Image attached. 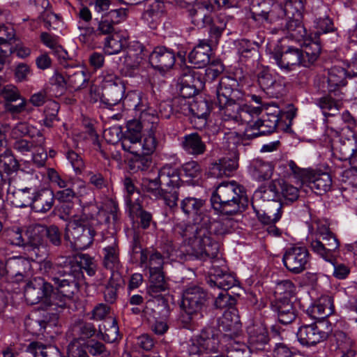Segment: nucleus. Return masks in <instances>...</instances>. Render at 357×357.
<instances>
[{
	"mask_svg": "<svg viewBox=\"0 0 357 357\" xmlns=\"http://www.w3.org/2000/svg\"><path fill=\"white\" fill-rule=\"evenodd\" d=\"M123 104L135 112V119L127 122L126 132L142 138V131L156 130L158 114L150 105L146 96L137 91H129L123 98Z\"/></svg>",
	"mask_w": 357,
	"mask_h": 357,
	"instance_id": "obj_1",
	"label": "nucleus"
},
{
	"mask_svg": "<svg viewBox=\"0 0 357 357\" xmlns=\"http://www.w3.org/2000/svg\"><path fill=\"white\" fill-rule=\"evenodd\" d=\"M278 169L284 177L293 176L301 184H307L317 195H322L331 188V176L320 169L312 167L301 168L292 160L281 162Z\"/></svg>",
	"mask_w": 357,
	"mask_h": 357,
	"instance_id": "obj_2",
	"label": "nucleus"
},
{
	"mask_svg": "<svg viewBox=\"0 0 357 357\" xmlns=\"http://www.w3.org/2000/svg\"><path fill=\"white\" fill-rule=\"evenodd\" d=\"M55 266H59L57 260L55 263L50 261H45L43 263L45 271L56 285V291L52 289V293L54 305L53 310L59 312L69 304L74 294L78 291V280L80 278L74 277L70 273H54L52 268H55Z\"/></svg>",
	"mask_w": 357,
	"mask_h": 357,
	"instance_id": "obj_3",
	"label": "nucleus"
},
{
	"mask_svg": "<svg viewBox=\"0 0 357 357\" xmlns=\"http://www.w3.org/2000/svg\"><path fill=\"white\" fill-rule=\"evenodd\" d=\"M245 192L236 181L223 182L213 193L211 202L214 210L225 215H234L241 211Z\"/></svg>",
	"mask_w": 357,
	"mask_h": 357,
	"instance_id": "obj_4",
	"label": "nucleus"
},
{
	"mask_svg": "<svg viewBox=\"0 0 357 357\" xmlns=\"http://www.w3.org/2000/svg\"><path fill=\"white\" fill-rule=\"evenodd\" d=\"M213 10V5L208 1H204L197 5V7L189 10L192 23L197 27L210 26L209 40L212 44H218L227 24L231 21V17L220 13L212 17L209 13Z\"/></svg>",
	"mask_w": 357,
	"mask_h": 357,
	"instance_id": "obj_5",
	"label": "nucleus"
},
{
	"mask_svg": "<svg viewBox=\"0 0 357 357\" xmlns=\"http://www.w3.org/2000/svg\"><path fill=\"white\" fill-rule=\"evenodd\" d=\"M320 51L321 48L317 43L310 42L305 45L303 50L289 47L282 52H275L273 59L282 70L290 72L301 65L306 66L304 54L308 57L309 62H313L319 56Z\"/></svg>",
	"mask_w": 357,
	"mask_h": 357,
	"instance_id": "obj_6",
	"label": "nucleus"
},
{
	"mask_svg": "<svg viewBox=\"0 0 357 357\" xmlns=\"http://www.w3.org/2000/svg\"><path fill=\"white\" fill-rule=\"evenodd\" d=\"M340 245L336 235L324 225L318 226L315 238L310 242V249L315 255L333 264L339 254Z\"/></svg>",
	"mask_w": 357,
	"mask_h": 357,
	"instance_id": "obj_7",
	"label": "nucleus"
},
{
	"mask_svg": "<svg viewBox=\"0 0 357 357\" xmlns=\"http://www.w3.org/2000/svg\"><path fill=\"white\" fill-rule=\"evenodd\" d=\"M192 254L203 260L218 258L220 244L214 240L207 226L197 228L195 234L188 241Z\"/></svg>",
	"mask_w": 357,
	"mask_h": 357,
	"instance_id": "obj_8",
	"label": "nucleus"
},
{
	"mask_svg": "<svg viewBox=\"0 0 357 357\" xmlns=\"http://www.w3.org/2000/svg\"><path fill=\"white\" fill-rule=\"evenodd\" d=\"M52 285L43 278L37 277L31 280L24 288V296L29 305L40 303L46 308L53 310Z\"/></svg>",
	"mask_w": 357,
	"mask_h": 357,
	"instance_id": "obj_9",
	"label": "nucleus"
},
{
	"mask_svg": "<svg viewBox=\"0 0 357 357\" xmlns=\"http://www.w3.org/2000/svg\"><path fill=\"white\" fill-rule=\"evenodd\" d=\"M56 260L59 266L52 268L53 272L70 273L74 277L79 278L82 277V269L90 276L96 273V265L93 258L86 254H80L74 257L61 256Z\"/></svg>",
	"mask_w": 357,
	"mask_h": 357,
	"instance_id": "obj_10",
	"label": "nucleus"
},
{
	"mask_svg": "<svg viewBox=\"0 0 357 357\" xmlns=\"http://www.w3.org/2000/svg\"><path fill=\"white\" fill-rule=\"evenodd\" d=\"M236 100L229 101L222 107H218L220 115L224 121H234L247 126L261 113V108L248 105H239Z\"/></svg>",
	"mask_w": 357,
	"mask_h": 357,
	"instance_id": "obj_11",
	"label": "nucleus"
},
{
	"mask_svg": "<svg viewBox=\"0 0 357 357\" xmlns=\"http://www.w3.org/2000/svg\"><path fill=\"white\" fill-rule=\"evenodd\" d=\"M95 234V228L75 220L68 223L64 238L75 249L85 250L93 243Z\"/></svg>",
	"mask_w": 357,
	"mask_h": 357,
	"instance_id": "obj_12",
	"label": "nucleus"
},
{
	"mask_svg": "<svg viewBox=\"0 0 357 357\" xmlns=\"http://www.w3.org/2000/svg\"><path fill=\"white\" fill-rule=\"evenodd\" d=\"M207 299V294L202 288L195 285L190 286L183 291L181 306L190 319L194 317H202V312L206 307Z\"/></svg>",
	"mask_w": 357,
	"mask_h": 357,
	"instance_id": "obj_13",
	"label": "nucleus"
},
{
	"mask_svg": "<svg viewBox=\"0 0 357 357\" xmlns=\"http://www.w3.org/2000/svg\"><path fill=\"white\" fill-rule=\"evenodd\" d=\"M103 243V266L112 272V276L119 275L123 265L120 261V250L118 240L113 234L107 235L102 238Z\"/></svg>",
	"mask_w": 357,
	"mask_h": 357,
	"instance_id": "obj_14",
	"label": "nucleus"
},
{
	"mask_svg": "<svg viewBox=\"0 0 357 357\" xmlns=\"http://www.w3.org/2000/svg\"><path fill=\"white\" fill-rule=\"evenodd\" d=\"M282 261L289 271L298 274L307 268L310 254L305 247L292 246L285 250Z\"/></svg>",
	"mask_w": 357,
	"mask_h": 357,
	"instance_id": "obj_15",
	"label": "nucleus"
},
{
	"mask_svg": "<svg viewBox=\"0 0 357 357\" xmlns=\"http://www.w3.org/2000/svg\"><path fill=\"white\" fill-rule=\"evenodd\" d=\"M259 220L264 225H268L266 231L273 236H279L280 230L275 226L282 216V204L276 201L270 202L264 206L263 210H257L252 205Z\"/></svg>",
	"mask_w": 357,
	"mask_h": 357,
	"instance_id": "obj_16",
	"label": "nucleus"
},
{
	"mask_svg": "<svg viewBox=\"0 0 357 357\" xmlns=\"http://www.w3.org/2000/svg\"><path fill=\"white\" fill-rule=\"evenodd\" d=\"M296 335L301 344L313 346L326 340L328 331L325 330L323 322L315 321L302 324L298 328Z\"/></svg>",
	"mask_w": 357,
	"mask_h": 357,
	"instance_id": "obj_17",
	"label": "nucleus"
},
{
	"mask_svg": "<svg viewBox=\"0 0 357 357\" xmlns=\"http://www.w3.org/2000/svg\"><path fill=\"white\" fill-rule=\"evenodd\" d=\"M180 205L183 213L192 219L195 224L201 226L211 224L209 216L205 211L204 199L188 197L181 200Z\"/></svg>",
	"mask_w": 357,
	"mask_h": 357,
	"instance_id": "obj_18",
	"label": "nucleus"
},
{
	"mask_svg": "<svg viewBox=\"0 0 357 357\" xmlns=\"http://www.w3.org/2000/svg\"><path fill=\"white\" fill-rule=\"evenodd\" d=\"M241 81V78L238 80L231 76L221 78L215 91V99H214V102L217 107H222L229 101L238 98L236 93H238L237 87L239 86Z\"/></svg>",
	"mask_w": 357,
	"mask_h": 357,
	"instance_id": "obj_19",
	"label": "nucleus"
},
{
	"mask_svg": "<svg viewBox=\"0 0 357 357\" xmlns=\"http://www.w3.org/2000/svg\"><path fill=\"white\" fill-rule=\"evenodd\" d=\"M260 87L271 97L278 98L282 95L285 88L284 77L273 75L268 70L264 69L257 76Z\"/></svg>",
	"mask_w": 357,
	"mask_h": 357,
	"instance_id": "obj_20",
	"label": "nucleus"
},
{
	"mask_svg": "<svg viewBox=\"0 0 357 357\" xmlns=\"http://www.w3.org/2000/svg\"><path fill=\"white\" fill-rule=\"evenodd\" d=\"M149 60L153 68L165 72L174 65L175 54L166 47L158 46L150 54Z\"/></svg>",
	"mask_w": 357,
	"mask_h": 357,
	"instance_id": "obj_21",
	"label": "nucleus"
},
{
	"mask_svg": "<svg viewBox=\"0 0 357 357\" xmlns=\"http://www.w3.org/2000/svg\"><path fill=\"white\" fill-rule=\"evenodd\" d=\"M238 153H229L212 164L209 174L214 178L229 176L238 167Z\"/></svg>",
	"mask_w": 357,
	"mask_h": 357,
	"instance_id": "obj_22",
	"label": "nucleus"
},
{
	"mask_svg": "<svg viewBox=\"0 0 357 357\" xmlns=\"http://www.w3.org/2000/svg\"><path fill=\"white\" fill-rule=\"evenodd\" d=\"M334 311L333 298L331 296L324 295L311 305L306 313L313 319L321 320L333 314Z\"/></svg>",
	"mask_w": 357,
	"mask_h": 357,
	"instance_id": "obj_23",
	"label": "nucleus"
},
{
	"mask_svg": "<svg viewBox=\"0 0 357 357\" xmlns=\"http://www.w3.org/2000/svg\"><path fill=\"white\" fill-rule=\"evenodd\" d=\"M164 260L165 257L157 250L144 249L140 252L139 266L143 269H148L149 274L162 273Z\"/></svg>",
	"mask_w": 357,
	"mask_h": 357,
	"instance_id": "obj_24",
	"label": "nucleus"
},
{
	"mask_svg": "<svg viewBox=\"0 0 357 357\" xmlns=\"http://www.w3.org/2000/svg\"><path fill=\"white\" fill-rule=\"evenodd\" d=\"M248 347L252 351L264 350L268 342V331L259 324H253L248 328Z\"/></svg>",
	"mask_w": 357,
	"mask_h": 357,
	"instance_id": "obj_25",
	"label": "nucleus"
},
{
	"mask_svg": "<svg viewBox=\"0 0 357 357\" xmlns=\"http://www.w3.org/2000/svg\"><path fill=\"white\" fill-rule=\"evenodd\" d=\"M212 44L210 40H200L199 44L190 52L189 61L195 68H202L209 63Z\"/></svg>",
	"mask_w": 357,
	"mask_h": 357,
	"instance_id": "obj_26",
	"label": "nucleus"
},
{
	"mask_svg": "<svg viewBox=\"0 0 357 357\" xmlns=\"http://www.w3.org/2000/svg\"><path fill=\"white\" fill-rule=\"evenodd\" d=\"M102 88L107 89L109 87H114L115 92L114 96L111 99L107 98V100H111L110 105H115L122 98V87L119 86L121 79L115 74L114 71L111 69H105L103 70L98 78Z\"/></svg>",
	"mask_w": 357,
	"mask_h": 357,
	"instance_id": "obj_27",
	"label": "nucleus"
},
{
	"mask_svg": "<svg viewBox=\"0 0 357 357\" xmlns=\"http://www.w3.org/2000/svg\"><path fill=\"white\" fill-rule=\"evenodd\" d=\"M6 273L17 278V280H21L31 273V262L22 257L10 258L6 261Z\"/></svg>",
	"mask_w": 357,
	"mask_h": 357,
	"instance_id": "obj_28",
	"label": "nucleus"
},
{
	"mask_svg": "<svg viewBox=\"0 0 357 357\" xmlns=\"http://www.w3.org/2000/svg\"><path fill=\"white\" fill-rule=\"evenodd\" d=\"M273 165L261 158L253 159L248 167V171L253 179L263 181L271 178L273 172Z\"/></svg>",
	"mask_w": 357,
	"mask_h": 357,
	"instance_id": "obj_29",
	"label": "nucleus"
},
{
	"mask_svg": "<svg viewBox=\"0 0 357 357\" xmlns=\"http://www.w3.org/2000/svg\"><path fill=\"white\" fill-rule=\"evenodd\" d=\"M348 75L346 70L340 66L332 67L328 74L327 83L328 93H333L334 96H337L341 91V88L347 84V76Z\"/></svg>",
	"mask_w": 357,
	"mask_h": 357,
	"instance_id": "obj_30",
	"label": "nucleus"
},
{
	"mask_svg": "<svg viewBox=\"0 0 357 357\" xmlns=\"http://www.w3.org/2000/svg\"><path fill=\"white\" fill-rule=\"evenodd\" d=\"M54 195L52 190L41 189L34 191L31 208L37 213H46L52 207Z\"/></svg>",
	"mask_w": 357,
	"mask_h": 357,
	"instance_id": "obj_31",
	"label": "nucleus"
},
{
	"mask_svg": "<svg viewBox=\"0 0 357 357\" xmlns=\"http://www.w3.org/2000/svg\"><path fill=\"white\" fill-rule=\"evenodd\" d=\"M279 121L280 118L277 114H268L262 120L259 119L258 116L250 123H248V127L250 129L258 130V132L253 134L255 136H258L259 134L271 133L275 131Z\"/></svg>",
	"mask_w": 357,
	"mask_h": 357,
	"instance_id": "obj_32",
	"label": "nucleus"
},
{
	"mask_svg": "<svg viewBox=\"0 0 357 357\" xmlns=\"http://www.w3.org/2000/svg\"><path fill=\"white\" fill-rule=\"evenodd\" d=\"M219 327L225 332H230V335H237L241 329V324L237 310L235 308L229 309L223 313L219 320Z\"/></svg>",
	"mask_w": 357,
	"mask_h": 357,
	"instance_id": "obj_33",
	"label": "nucleus"
},
{
	"mask_svg": "<svg viewBox=\"0 0 357 357\" xmlns=\"http://www.w3.org/2000/svg\"><path fill=\"white\" fill-rule=\"evenodd\" d=\"M279 29L285 31L289 36L296 41L304 40L305 45L306 42L307 31L302 24L301 20H284V22L279 24Z\"/></svg>",
	"mask_w": 357,
	"mask_h": 357,
	"instance_id": "obj_34",
	"label": "nucleus"
},
{
	"mask_svg": "<svg viewBox=\"0 0 357 357\" xmlns=\"http://www.w3.org/2000/svg\"><path fill=\"white\" fill-rule=\"evenodd\" d=\"M342 95V92L337 93V96H334L333 93H329L328 96L317 100V105L322 109L324 116H335V113L340 109L342 105L340 102Z\"/></svg>",
	"mask_w": 357,
	"mask_h": 357,
	"instance_id": "obj_35",
	"label": "nucleus"
},
{
	"mask_svg": "<svg viewBox=\"0 0 357 357\" xmlns=\"http://www.w3.org/2000/svg\"><path fill=\"white\" fill-rule=\"evenodd\" d=\"M102 213L96 204L91 203L82 207V214L76 220L95 228L97 225L102 223Z\"/></svg>",
	"mask_w": 357,
	"mask_h": 357,
	"instance_id": "obj_36",
	"label": "nucleus"
},
{
	"mask_svg": "<svg viewBox=\"0 0 357 357\" xmlns=\"http://www.w3.org/2000/svg\"><path fill=\"white\" fill-rule=\"evenodd\" d=\"M128 36L126 32H115L106 38L104 51L112 55L119 53L128 45Z\"/></svg>",
	"mask_w": 357,
	"mask_h": 357,
	"instance_id": "obj_37",
	"label": "nucleus"
},
{
	"mask_svg": "<svg viewBox=\"0 0 357 357\" xmlns=\"http://www.w3.org/2000/svg\"><path fill=\"white\" fill-rule=\"evenodd\" d=\"M204 354L216 353L220 347V337L212 328H206L202 331L198 336Z\"/></svg>",
	"mask_w": 357,
	"mask_h": 357,
	"instance_id": "obj_38",
	"label": "nucleus"
},
{
	"mask_svg": "<svg viewBox=\"0 0 357 357\" xmlns=\"http://www.w3.org/2000/svg\"><path fill=\"white\" fill-rule=\"evenodd\" d=\"M182 147L188 154L199 155L203 154L206 149L205 143L197 133L185 135L182 141Z\"/></svg>",
	"mask_w": 357,
	"mask_h": 357,
	"instance_id": "obj_39",
	"label": "nucleus"
},
{
	"mask_svg": "<svg viewBox=\"0 0 357 357\" xmlns=\"http://www.w3.org/2000/svg\"><path fill=\"white\" fill-rule=\"evenodd\" d=\"M34 191L35 189L31 188L17 189L13 192L10 191V188H8V195L12 203L17 207H31Z\"/></svg>",
	"mask_w": 357,
	"mask_h": 357,
	"instance_id": "obj_40",
	"label": "nucleus"
},
{
	"mask_svg": "<svg viewBox=\"0 0 357 357\" xmlns=\"http://www.w3.org/2000/svg\"><path fill=\"white\" fill-rule=\"evenodd\" d=\"M45 138L40 131H38L35 136H31L30 139H18L13 144V149L25 155L27 153L33 152L36 147L45 144Z\"/></svg>",
	"mask_w": 357,
	"mask_h": 357,
	"instance_id": "obj_41",
	"label": "nucleus"
},
{
	"mask_svg": "<svg viewBox=\"0 0 357 357\" xmlns=\"http://www.w3.org/2000/svg\"><path fill=\"white\" fill-rule=\"evenodd\" d=\"M144 47L142 44L135 42L128 47L123 63L128 68H137L144 58Z\"/></svg>",
	"mask_w": 357,
	"mask_h": 357,
	"instance_id": "obj_42",
	"label": "nucleus"
},
{
	"mask_svg": "<svg viewBox=\"0 0 357 357\" xmlns=\"http://www.w3.org/2000/svg\"><path fill=\"white\" fill-rule=\"evenodd\" d=\"M273 0H252L250 3V17L261 24H264L266 15L271 10Z\"/></svg>",
	"mask_w": 357,
	"mask_h": 357,
	"instance_id": "obj_43",
	"label": "nucleus"
},
{
	"mask_svg": "<svg viewBox=\"0 0 357 357\" xmlns=\"http://www.w3.org/2000/svg\"><path fill=\"white\" fill-rule=\"evenodd\" d=\"M278 321L282 324L291 323L296 319V312L288 299H280L275 306Z\"/></svg>",
	"mask_w": 357,
	"mask_h": 357,
	"instance_id": "obj_44",
	"label": "nucleus"
},
{
	"mask_svg": "<svg viewBox=\"0 0 357 357\" xmlns=\"http://www.w3.org/2000/svg\"><path fill=\"white\" fill-rule=\"evenodd\" d=\"M181 97L176 98L173 100V107L176 112L185 113L189 109V105L187 103L186 99L194 96L198 89L186 86H178Z\"/></svg>",
	"mask_w": 357,
	"mask_h": 357,
	"instance_id": "obj_45",
	"label": "nucleus"
},
{
	"mask_svg": "<svg viewBox=\"0 0 357 357\" xmlns=\"http://www.w3.org/2000/svg\"><path fill=\"white\" fill-rule=\"evenodd\" d=\"M167 285L163 272L151 273L147 292L152 297H158L162 292L167 290Z\"/></svg>",
	"mask_w": 357,
	"mask_h": 357,
	"instance_id": "obj_46",
	"label": "nucleus"
},
{
	"mask_svg": "<svg viewBox=\"0 0 357 357\" xmlns=\"http://www.w3.org/2000/svg\"><path fill=\"white\" fill-rule=\"evenodd\" d=\"M160 183L167 187L179 186L180 176L178 170L169 165H164L158 172Z\"/></svg>",
	"mask_w": 357,
	"mask_h": 357,
	"instance_id": "obj_47",
	"label": "nucleus"
},
{
	"mask_svg": "<svg viewBox=\"0 0 357 357\" xmlns=\"http://www.w3.org/2000/svg\"><path fill=\"white\" fill-rule=\"evenodd\" d=\"M211 274L214 275V280L211 281L223 291H227L235 284L236 280L233 275L227 273L226 271L218 270L215 266L211 269Z\"/></svg>",
	"mask_w": 357,
	"mask_h": 357,
	"instance_id": "obj_48",
	"label": "nucleus"
},
{
	"mask_svg": "<svg viewBox=\"0 0 357 357\" xmlns=\"http://www.w3.org/2000/svg\"><path fill=\"white\" fill-rule=\"evenodd\" d=\"M27 351L33 355V357H60L59 350L52 346H45L38 342H31Z\"/></svg>",
	"mask_w": 357,
	"mask_h": 357,
	"instance_id": "obj_49",
	"label": "nucleus"
},
{
	"mask_svg": "<svg viewBox=\"0 0 357 357\" xmlns=\"http://www.w3.org/2000/svg\"><path fill=\"white\" fill-rule=\"evenodd\" d=\"M334 338L337 349L342 354H349L350 355H356L354 342L347 334L343 331H337L334 333Z\"/></svg>",
	"mask_w": 357,
	"mask_h": 357,
	"instance_id": "obj_50",
	"label": "nucleus"
},
{
	"mask_svg": "<svg viewBox=\"0 0 357 357\" xmlns=\"http://www.w3.org/2000/svg\"><path fill=\"white\" fill-rule=\"evenodd\" d=\"M102 222L112 223L116 225L120 219L119 208L117 203L113 200H109L105 204L104 210H102Z\"/></svg>",
	"mask_w": 357,
	"mask_h": 357,
	"instance_id": "obj_51",
	"label": "nucleus"
},
{
	"mask_svg": "<svg viewBox=\"0 0 357 357\" xmlns=\"http://www.w3.org/2000/svg\"><path fill=\"white\" fill-rule=\"evenodd\" d=\"M284 11V20H302L303 5L301 0L287 1L283 7Z\"/></svg>",
	"mask_w": 357,
	"mask_h": 357,
	"instance_id": "obj_52",
	"label": "nucleus"
},
{
	"mask_svg": "<svg viewBox=\"0 0 357 357\" xmlns=\"http://www.w3.org/2000/svg\"><path fill=\"white\" fill-rule=\"evenodd\" d=\"M141 139L125 132L121 140L122 149L132 154L140 153V150L142 149Z\"/></svg>",
	"mask_w": 357,
	"mask_h": 357,
	"instance_id": "obj_53",
	"label": "nucleus"
},
{
	"mask_svg": "<svg viewBox=\"0 0 357 357\" xmlns=\"http://www.w3.org/2000/svg\"><path fill=\"white\" fill-rule=\"evenodd\" d=\"M45 234V225L38 224L30 226L25 235L28 238V243L34 247H38L42 243Z\"/></svg>",
	"mask_w": 357,
	"mask_h": 357,
	"instance_id": "obj_54",
	"label": "nucleus"
},
{
	"mask_svg": "<svg viewBox=\"0 0 357 357\" xmlns=\"http://www.w3.org/2000/svg\"><path fill=\"white\" fill-rule=\"evenodd\" d=\"M88 81L89 76L82 70H76L68 75V86L75 91L86 87Z\"/></svg>",
	"mask_w": 357,
	"mask_h": 357,
	"instance_id": "obj_55",
	"label": "nucleus"
},
{
	"mask_svg": "<svg viewBox=\"0 0 357 357\" xmlns=\"http://www.w3.org/2000/svg\"><path fill=\"white\" fill-rule=\"evenodd\" d=\"M236 222L231 218H225L221 220L215 221L210 225L211 234L213 232L216 235H225L230 233L235 227Z\"/></svg>",
	"mask_w": 357,
	"mask_h": 357,
	"instance_id": "obj_56",
	"label": "nucleus"
},
{
	"mask_svg": "<svg viewBox=\"0 0 357 357\" xmlns=\"http://www.w3.org/2000/svg\"><path fill=\"white\" fill-rule=\"evenodd\" d=\"M169 189H162L160 192V196L157 199L163 200L165 204L172 208L177 206L179 192L178 186H171Z\"/></svg>",
	"mask_w": 357,
	"mask_h": 357,
	"instance_id": "obj_57",
	"label": "nucleus"
},
{
	"mask_svg": "<svg viewBox=\"0 0 357 357\" xmlns=\"http://www.w3.org/2000/svg\"><path fill=\"white\" fill-rule=\"evenodd\" d=\"M242 142L241 136L236 132H229L223 138V148L227 150L229 153H238V146Z\"/></svg>",
	"mask_w": 357,
	"mask_h": 357,
	"instance_id": "obj_58",
	"label": "nucleus"
},
{
	"mask_svg": "<svg viewBox=\"0 0 357 357\" xmlns=\"http://www.w3.org/2000/svg\"><path fill=\"white\" fill-rule=\"evenodd\" d=\"M155 131L146 132L147 134L144 135L143 141H141L140 153L142 155H151L155 151L158 141L155 136Z\"/></svg>",
	"mask_w": 357,
	"mask_h": 357,
	"instance_id": "obj_59",
	"label": "nucleus"
},
{
	"mask_svg": "<svg viewBox=\"0 0 357 357\" xmlns=\"http://www.w3.org/2000/svg\"><path fill=\"white\" fill-rule=\"evenodd\" d=\"M108 325L104 324V331L100 328V331L102 334V338L105 342H113L118 339L119 337V327L117 322L114 319H110L105 322Z\"/></svg>",
	"mask_w": 357,
	"mask_h": 357,
	"instance_id": "obj_60",
	"label": "nucleus"
},
{
	"mask_svg": "<svg viewBox=\"0 0 357 357\" xmlns=\"http://www.w3.org/2000/svg\"><path fill=\"white\" fill-rule=\"evenodd\" d=\"M59 109V105L55 101H50L45 106L44 110L45 118L43 120V125L50 128L53 122L57 119V114Z\"/></svg>",
	"mask_w": 357,
	"mask_h": 357,
	"instance_id": "obj_61",
	"label": "nucleus"
},
{
	"mask_svg": "<svg viewBox=\"0 0 357 357\" xmlns=\"http://www.w3.org/2000/svg\"><path fill=\"white\" fill-rule=\"evenodd\" d=\"M133 155L135 157L130 161V169L134 172L148 169L151 163L150 155H142V153Z\"/></svg>",
	"mask_w": 357,
	"mask_h": 357,
	"instance_id": "obj_62",
	"label": "nucleus"
},
{
	"mask_svg": "<svg viewBox=\"0 0 357 357\" xmlns=\"http://www.w3.org/2000/svg\"><path fill=\"white\" fill-rule=\"evenodd\" d=\"M251 351H252L244 343L234 342L230 344L227 357H250Z\"/></svg>",
	"mask_w": 357,
	"mask_h": 357,
	"instance_id": "obj_63",
	"label": "nucleus"
},
{
	"mask_svg": "<svg viewBox=\"0 0 357 357\" xmlns=\"http://www.w3.org/2000/svg\"><path fill=\"white\" fill-rule=\"evenodd\" d=\"M86 348L89 354L93 356L111 357L110 351L100 342L91 340L88 342Z\"/></svg>",
	"mask_w": 357,
	"mask_h": 357,
	"instance_id": "obj_64",
	"label": "nucleus"
}]
</instances>
